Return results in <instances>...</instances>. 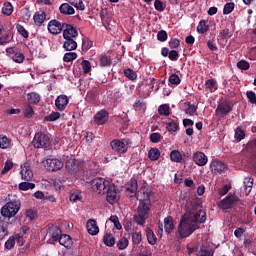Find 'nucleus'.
I'll return each mask as SVG.
<instances>
[{
	"instance_id": "obj_36",
	"label": "nucleus",
	"mask_w": 256,
	"mask_h": 256,
	"mask_svg": "<svg viewBox=\"0 0 256 256\" xmlns=\"http://www.w3.org/2000/svg\"><path fill=\"white\" fill-rule=\"evenodd\" d=\"M124 75L127 77V79H129V81H137L138 79L137 72L131 68L124 69Z\"/></svg>"
},
{
	"instance_id": "obj_41",
	"label": "nucleus",
	"mask_w": 256,
	"mask_h": 256,
	"mask_svg": "<svg viewBox=\"0 0 256 256\" xmlns=\"http://www.w3.org/2000/svg\"><path fill=\"white\" fill-rule=\"evenodd\" d=\"M3 15L9 17V15L13 14V5L10 2H5L2 7Z\"/></svg>"
},
{
	"instance_id": "obj_16",
	"label": "nucleus",
	"mask_w": 256,
	"mask_h": 256,
	"mask_svg": "<svg viewBox=\"0 0 256 256\" xmlns=\"http://www.w3.org/2000/svg\"><path fill=\"white\" fill-rule=\"evenodd\" d=\"M65 167L70 174H76L80 170L79 161L76 158H68Z\"/></svg>"
},
{
	"instance_id": "obj_31",
	"label": "nucleus",
	"mask_w": 256,
	"mask_h": 256,
	"mask_svg": "<svg viewBox=\"0 0 256 256\" xmlns=\"http://www.w3.org/2000/svg\"><path fill=\"white\" fill-rule=\"evenodd\" d=\"M206 91L215 92L218 89L217 81L215 79H207L205 81Z\"/></svg>"
},
{
	"instance_id": "obj_23",
	"label": "nucleus",
	"mask_w": 256,
	"mask_h": 256,
	"mask_svg": "<svg viewBox=\"0 0 256 256\" xmlns=\"http://www.w3.org/2000/svg\"><path fill=\"white\" fill-rule=\"evenodd\" d=\"M86 229L88 230V233L91 234L92 236H95L96 234H98V232H100V228L97 225V221H95L94 219H90L86 223Z\"/></svg>"
},
{
	"instance_id": "obj_6",
	"label": "nucleus",
	"mask_w": 256,
	"mask_h": 256,
	"mask_svg": "<svg viewBox=\"0 0 256 256\" xmlns=\"http://www.w3.org/2000/svg\"><path fill=\"white\" fill-rule=\"evenodd\" d=\"M51 145V139L47 133H44L43 131H38L34 135V147L37 149L40 148H48Z\"/></svg>"
},
{
	"instance_id": "obj_55",
	"label": "nucleus",
	"mask_w": 256,
	"mask_h": 256,
	"mask_svg": "<svg viewBox=\"0 0 256 256\" xmlns=\"http://www.w3.org/2000/svg\"><path fill=\"white\" fill-rule=\"evenodd\" d=\"M20 15L23 21H29V19H31V12L29 11V8H23L20 11Z\"/></svg>"
},
{
	"instance_id": "obj_2",
	"label": "nucleus",
	"mask_w": 256,
	"mask_h": 256,
	"mask_svg": "<svg viewBox=\"0 0 256 256\" xmlns=\"http://www.w3.org/2000/svg\"><path fill=\"white\" fill-rule=\"evenodd\" d=\"M21 209V201L19 200V197L17 195H9L8 196V202L1 208V215L4 217V219H11L12 217H15L19 213V210Z\"/></svg>"
},
{
	"instance_id": "obj_57",
	"label": "nucleus",
	"mask_w": 256,
	"mask_h": 256,
	"mask_svg": "<svg viewBox=\"0 0 256 256\" xmlns=\"http://www.w3.org/2000/svg\"><path fill=\"white\" fill-rule=\"evenodd\" d=\"M169 83H171V85H180L181 79H180L179 75H177L176 73L170 75Z\"/></svg>"
},
{
	"instance_id": "obj_60",
	"label": "nucleus",
	"mask_w": 256,
	"mask_h": 256,
	"mask_svg": "<svg viewBox=\"0 0 256 256\" xmlns=\"http://www.w3.org/2000/svg\"><path fill=\"white\" fill-rule=\"evenodd\" d=\"M110 221L114 224V227H116V229L120 230L122 229V225L119 221V217H117V215H112L110 217Z\"/></svg>"
},
{
	"instance_id": "obj_22",
	"label": "nucleus",
	"mask_w": 256,
	"mask_h": 256,
	"mask_svg": "<svg viewBox=\"0 0 256 256\" xmlns=\"http://www.w3.org/2000/svg\"><path fill=\"white\" fill-rule=\"evenodd\" d=\"M64 44L63 48L66 52H71L73 53V50H76L78 44L75 39L73 38H64Z\"/></svg>"
},
{
	"instance_id": "obj_8",
	"label": "nucleus",
	"mask_w": 256,
	"mask_h": 256,
	"mask_svg": "<svg viewBox=\"0 0 256 256\" xmlns=\"http://www.w3.org/2000/svg\"><path fill=\"white\" fill-rule=\"evenodd\" d=\"M207 213L203 209H198V211H192V225H196L195 230L200 229V224L206 223Z\"/></svg>"
},
{
	"instance_id": "obj_50",
	"label": "nucleus",
	"mask_w": 256,
	"mask_h": 256,
	"mask_svg": "<svg viewBox=\"0 0 256 256\" xmlns=\"http://www.w3.org/2000/svg\"><path fill=\"white\" fill-rule=\"evenodd\" d=\"M237 67L238 69H242L244 71H247L250 69V63L246 59H240V61H237Z\"/></svg>"
},
{
	"instance_id": "obj_32",
	"label": "nucleus",
	"mask_w": 256,
	"mask_h": 256,
	"mask_svg": "<svg viewBox=\"0 0 256 256\" xmlns=\"http://www.w3.org/2000/svg\"><path fill=\"white\" fill-rule=\"evenodd\" d=\"M148 157L150 161H158V159L161 157V151H159L157 147H153L148 152Z\"/></svg>"
},
{
	"instance_id": "obj_52",
	"label": "nucleus",
	"mask_w": 256,
	"mask_h": 256,
	"mask_svg": "<svg viewBox=\"0 0 256 256\" xmlns=\"http://www.w3.org/2000/svg\"><path fill=\"white\" fill-rule=\"evenodd\" d=\"M246 97L248 98L250 104H254L256 106V92L254 90H247Z\"/></svg>"
},
{
	"instance_id": "obj_49",
	"label": "nucleus",
	"mask_w": 256,
	"mask_h": 256,
	"mask_svg": "<svg viewBox=\"0 0 256 256\" xmlns=\"http://www.w3.org/2000/svg\"><path fill=\"white\" fill-rule=\"evenodd\" d=\"M142 242V232H132V243L134 245L141 244Z\"/></svg>"
},
{
	"instance_id": "obj_35",
	"label": "nucleus",
	"mask_w": 256,
	"mask_h": 256,
	"mask_svg": "<svg viewBox=\"0 0 256 256\" xmlns=\"http://www.w3.org/2000/svg\"><path fill=\"white\" fill-rule=\"evenodd\" d=\"M158 114H160V116H170L171 114V108L169 104H161L158 107Z\"/></svg>"
},
{
	"instance_id": "obj_29",
	"label": "nucleus",
	"mask_w": 256,
	"mask_h": 256,
	"mask_svg": "<svg viewBox=\"0 0 256 256\" xmlns=\"http://www.w3.org/2000/svg\"><path fill=\"white\" fill-rule=\"evenodd\" d=\"M127 192L130 193H134V195L137 197V193H138V182L135 178H132L129 182H128V186L126 188Z\"/></svg>"
},
{
	"instance_id": "obj_10",
	"label": "nucleus",
	"mask_w": 256,
	"mask_h": 256,
	"mask_svg": "<svg viewBox=\"0 0 256 256\" xmlns=\"http://www.w3.org/2000/svg\"><path fill=\"white\" fill-rule=\"evenodd\" d=\"M232 110L233 106L231 102H228V100H224L217 105L215 112L216 114H220L221 116H227L228 114H230V112H232Z\"/></svg>"
},
{
	"instance_id": "obj_11",
	"label": "nucleus",
	"mask_w": 256,
	"mask_h": 256,
	"mask_svg": "<svg viewBox=\"0 0 256 256\" xmlns=\"http://www.w3.org/2000/svg\"><path fill=\"white\" fill-rule=\"evenodd\" d=\"M69 102H70V98L69 96H67V94H60L59 96H57L55 100V106L57 110H59L60 112H63L64 110H66Z\"/></svg>"
},
{
	"instance_id": "obj_13",
	"label": "nucleus",
	"mask_w": 256,
	"mask_h": 256,
	"mask_svg": "<svg viewBox=\"0 0 256 256\" xmlns=\"http://www.w3.org/2000/svg\"><path fill=\"white\" fill-rule=\"evenodd\" d=\"M79 32L76 30L72 24H67L66 22H63V37L64 38H77Z\"/></svg>"
},
{
	"instance_id": "obj_39",
	"label": "nucleus",
	"mask_w": 256,
	"mask_h": 256,
	"mask_svg": "<svg viewBox=\"0 0 256 256\" xmlns=\"http://www.w3.org/2000/svg\"><path fill=\"white\" fill-rule=\"evenodd\" d=\"M65 1H68L71 7H76V9H79L80 11H85L86 9L84 2L82 0H65Z\"/></svg>"
},
{
	"instance_id": "obj_20",
	"label": "nucleus",
	"mask_w": 256,
	"mask_h": 256,
	"mask_svg": "<svg viewBox=\"0 0 256 256\" xmlns=\"http://www.w3.org/2000/svg\"><path fill=\"white\" fill-rule=\"evenodd\" d=\"M108 118L109 112H107V110L105 109H102L99 112H97V114H95L94 121L98 123V125H104V123L107 122Z\"/></svg>"
},
{
	"instance_id": "obj_3",
	"label": "nucleus",
	"mask_w": 256,
	"mask_h": 256,
	"mask_svg": "<svg viewBox=\"0 0 256 256\" xmlns=\"http://www.w3.org/2000/svg\"><path fill=\"white\" fill-rule=\"evenodd\" d=\"M197 229V225H193V211L189 213H185L179 222L178 232L181 238H187L195 230Z\"/></svg>"
},
{
	"instance_id": "obj_26",
	"label": "nucleus",
	"mask_w": 256,
	"mask_h": 256,
	"mask_svg": "<svg viewBox=\"0 0 256 256\" xmlns=\"http://www.w3.org/2000/svg\"><path fill=\"white\" fill-rule=\"evenodd\" d=\"M193 160L198 164V166H205L208 162V157L205 155V153L197 152L193 155Z\"/></svg>"
},
{
	"instance_id": "obj_14",
	"label": "nucleus",
	"mask_w": 256,
	"mask_h": 256,
	"mask_svg": "<svg viewBox=\"0 0 256 256\" xmlns=\"http://www.w3.org/2000/svg\"><path fill=\"white\" fill-rule=\"evenodd\" d=\"M227 164L222 160H213L210 164V169L214 174H222L226 170Z\"/></svg>"
},
{
	"instance_id": "obj_33",
	"label": "nucleus",
	"mask_w": 256,
	"mask_h": 256,
	"mask_svg": "<svg viewBox=\"0 0 256 256\" xmlns=\"http://www.w3.org/2000/svg\"><path fill=\"white\" fill-rule=\"evenodd\" d=\"M243 184H244V192L246 193V195H249V193L252 192L254 178H244Z\"/></svg>"
},
{
	"instance_id": "obj_61",
	"label": "nucleus",
	"mask_w": 256,
	"mask_h": 256,
	"mask_svg": "<svg viewBox=\"0 0 256 256\" xmlns=\"http://www.w3.org/2000/svg\"><path fill=\"white\" fill-rule=\"evenodd\" d=\"M76 57H78V54L72 53V52H67L66 54H64L63 60L66 62H70V61H73L74 59H76Z\"/></svg>"
},
{
	"instance_id": "obj_5",
	"label": "nucleus",
	"mask_w": 256,
	"mask_h": 256,
	"mask_svg": "<svg viewBox=\"0 0 256 256\" xmlns=\"http://www.w3.org/2000/svg\"><path fill=\"white\" fill-rule=\"evenodd\" d=\"M131 146V139H113L110 143V147L115 153L125 154L127 153L129 147Z\"/></svg>"
},
{
	"instance_id": "obj_37",
	"label": "nucleus",
	"mask_w": 256,
	"mask_h": 256,
	"mask_svg": "<svg viewBox=\"0 0 256 256\" xmlns=\"http://www.w3.org/2000/svg\"><path fill=\"white\" fill-rule=\"evenodd\" d=\"M186 104L187 108L184 110L185 114H188L189 116H195V114H197L198 106L191 104V102H186Z\"/></svg>"
},
{
	"instance_id": "obj_1",
	"label": "nucleus",
	"mask_w": 256,
	"mask_h": 256,
	"mask_svg": "<svg viewBox=\"0 0 256 256\" xmlns=\"http://www.w3.org/2000/svg\"><path fill=\"white\" fill-rule=\"evenodd\" d=\"M92 190L99 195L106 194V200L108 203H115L119 199V192L117 190V186L110 182V180H106L105 178H94L91 182Z\"/></svg>"
},
{
	"instance_id": "obj_42",
	"label": "nucleus",
	"mask_w": 256,
	"mask_h": 256,
	"mask_svg": "<svg viewBox=\"0 0 256 256\" xmlns=\"http://www.w3.org/2000/svg\"><path fill=\"white\" fill-rule=\"evenodd\" d=\"M93 46L92 40L90 38L85 37L82 39V51L83 52H88Z\"/></svg>"
},
{
	"instance_id": "obj_15",
	"label": "nucleus",
	"mask_w": 256,
	"mask_h": 256,
	"mask_svg": "<svg viewBox=\"0 0 256 256\" xmlns=\"http://www.w3.org/2000/svg\"><path fill=\"white\" fill-rule=\"evenodd\" d=\"M151 195L152 192H149L147 188L143 187L138 190L136 199H138L140 203H148V201H151Z\"/></svg>"
},
{
	"instance_id": "obj_63",
	"label": "nucleus",
	"mask_w": 256,
	"mask_h": 256,
	"mask_svg": "<svg viewBox=\"0 0 256 256\" xmlns=\"http://www.w3.org/2000/svg\"><path fill=\"white\" fill-rule=\"evenodd\" d=\"M15 247V236H11L5 243V249H13Z\"/></svg>"
},
{
	"instance_id": "obj_18",
	"label": "nucleus",
	"mask_w": 256,
	"mask_h": 256,
	"mask_svg": "<svg viewBox=\"0 0 256 256\" xmlns=\"http://www.w3.org/2000/svg\"><path fill=\"white\" fill-rule=\"evenodd\" d=\"M9 235V221L0 217V241H3L5 237Z\"/></svg>"
},
{
	"instance_id": "obj_54",
	"label": "nucleus",
	"mask_w": 256,
	"mask_h": 256,
	"mask_svg": "<svg viewBox=\"0 0 256 256\" xmlns=\"http://www.w3.org/2000/svg\"><path fill=\"white\" fill-rule=\"evenodd\" d=\"M157 40L159 42H166L168 40L167 30H159L157 34Z\"/></svg>"
},
{
	"instance_id": "obj_19",
	"label": "nucleus",
	"mask_w": 256,
	"mask_h": 256,
	"mask_svg": "<svg viewBox=\"0 0 256 256\" xmlns=\"http://www.w3.org/2000/svg\"><path fill=\"white\" fill-rule=\"evenodd\" d=\"M47 234L52 239V242H56L57 240L60 242L61 228H59V226H49Z\"/></svg>"
},
{
	"instance_id": "obj_44",
	"label": "nucleus",
	"mask_w": 256,
	"mask_h": 256,
	"mask_svg": "<svg viewBox=\"0 0 256 256\" xmlns=\"http://www.w3.org/2000/svg\"><path fill=\"white\" fill-rule=\"evenodd\" d=\"M179 127L180 126L178 120H171L170 122L166 123V129L168 131H178Z\"/></svg>"
},
{
	"instance_id": "obj_30",
	"label": "nucleus",
	"mask_w": 256,
	"mask_h": 256,
	"mask_svg": "<svg viewBox=\"0 0 256 256\" xmlns=\"http://www.w3.org/2000/svg\"><path fill=\"white\" fill-rule=\"evenodd\" d=\"M103 240H104V244L106 246H109V247L115 246V242H116L115 236H113V234L111 232H106L104 234Z\"/></svg>"
},
{
	"instance_id": "obj_43",
	"label": "nucleus",
	"mask_w": 256,
	"mask_h": 256,
	"mask_svg": "<svg viewBox=\"0 0 256 256\" xmlns=\"http://www.w3.org/2000/svg\"><path fill=\"white\" fill-rule=\"evenodd\" d=\"M129 246V240L126 238V236H122L117 242V248L118 250H125Z\"/></svg>"
},
{
	"instance_id": "obj_7",
	"label": "nucleus",
	"mask_w": 256,
	"mask_h": 256,
	"mask_svg": "<svg viewBox=\"0 0 256 256\" xmlns=\"http://www.w3.org/2000/svg\"><path fill=\"white\" fill-rule=\"evenodd\" d=\"M239 203V197L235 194H228L226 197L219 201L218 206L223 210L232 209Z\"/></svg>"
},
{
	"instance_id": "obj_40",
	"label": "nucleus",
	"mask_w": 256,
	"mask_h": 256,
	"mask_svg": "<svg viewBox=\"0 0 256 256\" xmlns=\"http://www.w3.org/2000/svg\"><path fill=\"white\" fill-rule=\"evenodd\" d=\"M219 36L222 40H229V38L233 36V31L228 27L223 28V30L220 31Z\"/></svg>"
},
{
	"instance_id": "obj_25",
	"label": "nucleus",
	"mask_w": 256,
	"mask_h": 256,
	"mask_svg": "<svg viewBox=\"0 0 256 256\" xmlns=\"http://www.w3.org/2000/svg\"><path fill=\"white\" fill-rule=\"evenodd\" d=\"M60 13L62 15H74L75 14V9L74 7L71 6V3L69 1H66V3H62L59 7Z\"/></svg>"
},
{
	"instance_id": "obj_47",
	"label": "nucleus",
	"mask_w": 256,
	"mask_h": 256,
	"mask_svg": "<svg viewBox=\"0 0 256 256\" xmlns=\"http://www.w3.org/2000/svg\"><path fill=\"white\" fill-rule=\"evenodd\" d=\"M61 118L60 112H52L48 116H45L44 120L46 122H56V120H59Z\"/></svg>"
},
{
	"instance_id": "obj_58",
	"label": "nucleus",
	"mask_w": 256,
	"mask_h": 256,
	"mask_svg": "<svg viewBox=\"0 0 256 256\" xmlns=\"http://www.w3.org/2000/svg\"><path fill=\"white\" fill-rule=\"evenodd\" d=\"M161 139H163L161 133L154 132V133H151V135H150V141L152 143H159L161 141Z\"/></svg>"
},
{
	"instance_id": "obj_4",
	"label": "nucleus",
	"mask_w": 256,
	"mask_h": 256,
	"mask_svg": "<svg viewBox=\"0 0 256 256\" xmlns=\"http://www.w3.org/2000/svg\"><path fill=\"white\" fill-rule=\"evenodd\" d=\"M152 203L147 201V203H139L137 207V213L134 215L133 219L136 225L144 226L146 220L149 219V214L151 213Z\"/></svg>"
},
{
	"instance_id": "obj_64",
	"label": "nucleus",
	"mask_w": 256,
	"mask_h": 256,
	"mask_svg": "<svg viewBox=\"0 0 256 256\" xmlns=\"http://www.w3.org/2000/svg\"><path fill=\"white\" fill-rule=\"evenodd\" d=\"M112 61L110 59V57L108 56H102L100 57V65L102 67H106L107 65H111Z\"/></svg>"
},
{
	"instance_id": "obj_27",
	"label": "nucleus",
	"mask_w": 256,
	"mask_h": 256,
	"mask_svg": "<svg viewBox=\"0 0 256 256\" xmlns=\"http://www.w3.org/2000/svg\"><path fill=\"white\" fill-rule=\"evenodd\" d=\"M59 244L64 246L65 248H71L72 246V238L69 234H63L61 230V234L59 237Z\"/></svg>"
},
{
	"instance_id": "obj_9",
	"label": "nucleus",
	"mask_w": 256,
	"mask_h": 256,
	"mask_svg": "<svg viewBox=\"0 0 256 256\" xmlns=\"http://www.w3.org/2000/svg\"><path fill=\"white\" fill-rule=\"evenodd\" d=\"M64 162L60 158H46L45 168L51 172H57L63 168Z\"/></svg>"
},
{
	"instance_id": "obj_34",
	"label": "nucleus",
	"mask_w": 256,
	"mask_h": 256,
	"mask_svg": "<svg viewBox=\"0 0 256 256\" xmlns=\"http://www.w3.org/2000/svg\"><path fill=\"white\" fill-rule=\"evenodd\" d=\"M146 236L149 244H157V236L152 228H146Z\"/></svg>"
},
{
	"instance_id": "obj_21",
	"label": "nucleus",
	"mask_w": 256,
	"mask_h": 256,
	"mask_svg": "<svg viewBox=\"0 0 256 256\" xmlns=\"http://www.w3.org/2000/svg\"><path fill=\"white\" fill-rule=\"evenodd\" d=\"M46 20H47L46 11L40 10V11H36V13H34V23L37 26H42L43 24H45Z\"/></svg>"
},
{
	"instance_id": "obj_53",
	"label": "nucleus",
	"mask_w": 256,
	"mask_h": 256,
	"mask_svg": "<svg viewBox=\"0 0 256 256\" xmlns=\"http://www.w3.org/2000/svg\"><path fill=\"white\" fill-rule=\"evenodd\" d=\"M245 135H246V133H245L244 129H242V127H237L236 128L235 139L237 141H242V139L245 138Z\"/></svg>"
},
{
	"instance_id": "obj_46",
	"label": "nucleus",
	"mask_w": 256,
	"mask_h": 256,
	"mask_svg": "<svg viewBox=\"0 0 256 256\" xmlns=\"http://www.w3.org/2000/svg\"><path fill=\"white\" fill-rule=\"evenodd\" d=\"M170 159L173 162H181L183 157H182V154L180 153V151L174 150V151H171V153H170Z\"/></svg>"
},
{
	"instance_id": "obj_51",
	"label": "nucleus",
	"mask_w": 256,
	"mask_h": 256,
	"mask_svg": "<svg viewBox=\"0 0 256 256\" xmlns=\"http://www.w3.org/2000/svg\"><path fill=\"white\" fill-rule=\"evenodd\" d=\"M81 66L83 69V73H90L92 66L88 59H82Z\"/></svg>"
},
{
	"instance_id": "obj_12",
	"label": "nucleus",
	"mask_w": 256,
	"mask_h": 256,
	"mask_svg": "<svg viewBox=\"0 0 256 256\" xmlns=\"http://www.w3.org/2000/svg\"><path fill=\"white\" fill-rule=\"evenodd\" d=\"M48 31L51 34H60L64 30V23L59 22V20H50L47 25Z\"/></svg>"
},
{
	"instance_id": "obj_38",
	"label": "nucleus",
	"mask_w": 256,
	"mask_h": 256,
	"mask_svg": "<svg viewBox=\"0 0 256 256\" xmlns=\"http://www.w3.org/2000/svg\"><path fill=\"white\" fill-rule=\"evenodd\" d=\"M209 24H207V20H200L198 26H197V32L199 34H205L209 30Z\"/></svg>"
},
{
	"instance_id": "obj_56",
	"label": "nucleus",
	"mask_w": 256,
	"mask_h": 256,
	"mask_svg": "<svg viewBox=\"0 0 256 256\" xmlns=\"http://www.w3.org/2000/svg\"><path fill=\"white\" fill-rule=\"evenodd\" d=\"M20 191H29V189H33V183L31 182H21L18 186Z\"/></svg>"
},
{
	"instance_id": "obj_24",
	"label": "nucleus",
	"mask_w": 256,
	"mask_h": 256,
	"mask_svg": "<svg viewBox=\"0 0 256 256\" xmlns=\"http://www.w3.org/2000/svg\"><path fill=\"white\" fill-rule=\"evenodd\" d=\"M21 177L24 181H32L33 179V170L26 164L24 166H21Z\"/></svg>"
},
{
	"instance_id": "obj_59",
	"label": "nucleus",
	"mask_w": 256,
	"mask_h": 256,
	"mask_svg": "<svg viewBox=\"0 0 256 256\" xmlns=\"http://www.w3.org/2000/svg\"><path fill=\"white\" fill-rule=\"evenodd\" d=\"M12 59L15 63H23V61H25V55H23V53L17 52L12 56Z\"/></svg>"
},
{
	"instance_id": "obj_62",
	"label": "nucleus",
	"mask_w": 256,
	"mask_h": 256,
	"mask_svg": "<svg viewBox=\"0 0 256 256\" xmlns=\"http://www.w3.org/2000/svg\"><path fill=\"white\" fill-rule=\"evenodd\" d=\"M180 46V40L178 38H171L169 41V48L176 50V48H179Z\"/></svg>"
},
{
	"instance_id": "obj_17",
	"label": "nucleus",
	"mask_w": 256,
	"mask_h": 256,
	"mask_svg": "<svg viewBox=\"0 0 256 256\" xmlns=\"http://www.w3.org/2000/svg\"><path fill=\"white\" fill-rule=\"evenodd\" d=\"M32 97L33 93H28L27 100L29 101V103L24 104L23 115L24 117H26V119H31V117H33V106H31Z\"/></svg>"
},
{
	"instance_id": "obj_28",
	"label": "nucleus",
	"mask_w": 256,
	"mask_h": 256,
	"mask_svg": "<svg viewBox=\"0 0 256 256\" xmlns=\"http://www.w3.org/2000/svg\"><path fill=\"white\" fill-rule=\"evenodd\" d=\"M175 229L174 219L171 216L165 217L164 219V230L167 234H171Z\"/></svg>"
},
{
	"instance_id": "obj_45",
	"label": "nucleus",
	"mask_w": 256,
	"mask_h": 256,
	"mask_svg": "<svg viewBox=\"0 0 256 256\" xmlns=\"http://www.w3.org/2000/svg\"><path fill=\"white\" fill-rule=\"evenodd\" d=\"M11 147V141L7 136H0V149H9Z\"/></svg>"
},
{
	"instance_id": "obj_48",
	"label": "nucleus",
	"mask_w": 256,
	"mask_h": 256,
	"mask_svg": "<svg viewBox=\"0 0 256 256\" xmlns=\"http://www.w3.org/2000/svg\"><path fill=\"white\" fill-rule=\"evenodd\" d=\"M235 9V3H225L224 9H223V15H230Z\"/></svg>"
}]
</instances>
